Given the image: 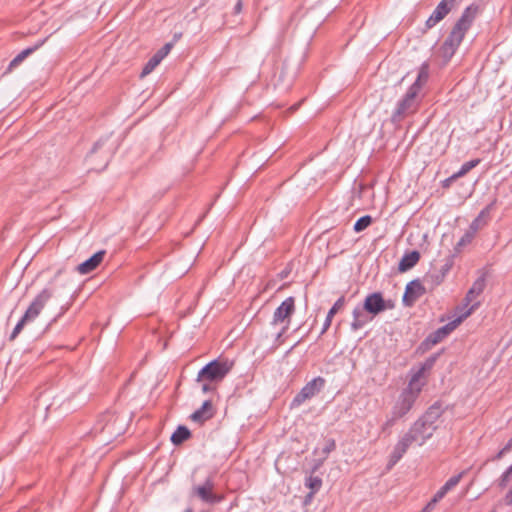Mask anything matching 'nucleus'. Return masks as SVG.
I'll return each mask as SVG.
<instances>
[{
	"label": "nucleus",
	"mask_w": 512,
	"mask_h": 512,
	"mask_svg": "<svg viewBox=\"0 0 512 512\" xmlns=\"http://www.w3.org/2000/svg\"><path fill=\"white\" fill-rule=\"evenodd\" d=\"M420 390V388H414L412 382H409L408 386L404 388L399 394L391 409L390 414L386 417V420L381 425L380 429L382 433L390 435L391 429L397 423V421L405 417L413 408L419 396Z\"/></svg>",
	"instance_id": "1"
},
{
	"label": "nucleus",
	"mask_w": 512,
	"mask_h": 512,
	"mask_svg": "<svg viewBox=\"0 0 512 512\" xmlns=\"http://www.w3.org/2000/svg\"><path fill=\"white\" fill-rule=\"evenodd\" d=\"M431 437L432 436H430L423 428L419 427V425L414 422L408 431L405 432L395 444L393 451L389 456L387 469L390 470L395 466L412 445L423 446Z\"/></svg>",
	"instance_id": "2"
},
{
	"label": "nucleus",
	"mask_w": 512,
	"mask_h": 512,
	"mask_svg": "<svg viewBox=\"0 0 512 512\" xmlns=\"http://www.w3.org/2000/svg\"><path fill=\"white\" fill-rule=\"evenodd\" d=\"M478 12L479 5L476 3H472L466 7L460 18L454 24L450 34L443 42V44L450 48L454 53L457 51L458 47L463 41L467 31L472 26V23L475 20Z\"/></svg>",
	"instance_id": "3"
},
{
	"label": "nucleus",
	"mask_w": 512,
	"mask_h": 512,
	"mask_svg": "<svg viewBox=\"0 0 512 512\" xmlns=\"http://www.w3.org/2000/svg\"><path fill=\"white\" fill-rule=\"evenodd\" d=\"M478 12L479 5L476 3H472L466 7L460 18L454 24L450 34L443 42V44L450 48L454 53L457 51L458 47L463 41L467 31L472 26V23L475 20Z\"/></svg>",
	"instance_id": "4"
},
{
	"label": "nucleus",
	"mask_w": 512,
	"mask_h": 512,
	"mask_svg": "<svg viewBox=\"0 0 512 512\" xmlns=\"http://www.w3.org/2000/svg\"><path fill=\"white\" fill-rule=\"evenodd\" d=\"M422 100L421 94L414 91V88H408L405 95L398 101L392 115L391 122L399 124L406 117L417 112Z\"/></svg>",
	"instance_id": "5"
},
{
	"label": "nucleus",
	"mask_w": 512,
	"mask_h": 512,
	"mask_svg": "<svg viewBox=\"0 0 512 512\" xmlns=\"http://www.w3.org/2000/svg\"><path fill=\"white\" fill-rule=\"evenodd\" d=\"M479 302H476L470 306V308L466 309L463 313L458 317L446 325L438 328L434 332L430 333L427 338L422 342L421 346H424L425 349H429L431 346L441 342L446 336H448L463 320L469 317L475 310L480 307Z\"/></svg>",
	"instance_id": "6"
},
{
	"label": "nucleus",
	"mask_w": 512,
	"mask_h": 512,
	"mask_svg": "<svg viewBox=\"0 0 512 512\" xmlns=\"http://www.w3.org/2000/svg\"><path fill=\"white\" fill-rule=\"evenodd\" d=\"M233 363L227 360H213L207 363L197 375V382H221L230 372Z\"/></svg>",
	"instance_id": "7"
},
{
	"label": "nucleus",
	"mask_w": 512,
	"mask_h": 512,
	"mask_svg": "<svg viewBox=\"0 0 512 512\" xmlns=\"http://www.w3.org/2000/svg\"><path fill=\"white\" fill-rule=\"evenodd\" d=\"M95 430L105 433L109 439H114L124 433L125 420L114 412H106L100 416Z\"/></svg>",
	"instance_id": "8"
},
{
	"label": "nucleus",
	"mask_w": 512,
	"mask_h": 512,
	"mask_svg": "<svg viewBox=\"0 0 512 512\" xmlns=\"http://www.w3.org/2000/svg\"><path fill=\"white\" fill-rule=\"evenodd\" d=\"M295 312V299L287 297L275 310L273 314L272 324L285 323L282 329L276 334V340H279L288 330L291 322V316Z\"/></svg>",
	"instance_id": "9"
},
{
	"label": "nucleus",
	"mask_w": 512,
	"mask_h": 512,
	"mask_svg": "<svg viewBox=\"0 0 512 512\" xmlns=\"http://www.w3.org/2000/svg\"><path fill=\"white\" fill-rule=\"evenodd\" d=\"M215 483L212 477H208L203 484L192 487V496L197 497L203 503L214 505L223 500V496L214 492Z\"/></svg>",
	"instance_id": "10"
},
{
	"label": "nucleus",
	"mask_w": 512,
	"mask_h": 512,
	"mask_svg": "<svg viewBox=\"0 0 512 512\" xmlns=\"http://www.w3.org/2000/svg\"><path fill=\"white\" fill-rule=\"evenodd\" d=\"M443 414L442 405L438 402L431 405L426 412L415 422L423 428L430 436H433L437 430L436 422Z\"/></svg>",
	"instance_id": "11"
},
{
	"label": "nucleus",
	"mask_w": 512,
	"mask_h": 512,
	"mask_svg": "<svg viewBox=\"0 0 512 512\" xmlns=\"http://www.w3.org/2000/svg\"><path fill=\"white\" fill-rule=\"evenodd\" d=\"M487 282V273L482 271L478 278L473 282L470 289L467 291L463 304L457 307V311L463 313L466 309L476 303V299L484 292Z\"/></svg>",
	"instance_id": "12"
},
{
	"label": "nucleus",
	"mask_w": 512,
	"mask_h": 512,
	"mask_svg": "<svg viewBox=\"0 0 512 512\" xmlns=\"http://www.w3.org/2000/svg\"><path fill=\"white\" fill-rule=\"evenodd\" d=\"M325 385V379L318 376L311 381H309L300 392L294 397L291 402V407H298L306 400L312 398L317 393L321 391V389Z\"/></svg>",
	"instance_id": "13"
},
{
	"label": "nucleus",
	"mask_w": 512,
	"mask_h": 512,
	"mask_svg": "<svg viewBox=\"0 0 512 512\" xmlns=\"http://www.w3.org/2000/svg\"><path fill=\"white\" fill-rule=\"evenodd\" d=\"M53 296V292L49 288H44L39 294L36 295V297L33 299L29 307L24 313V316L28 318L30 321L35 320L47 302L51 299Z\"/></svg>",
	"instance_id": "14"
},
{
	"label": "nucleus",
	"mask_w": 512,
	"mask_h": 512,
	"mask_svg": "<svg viewBox=\"0 0 512 512\" xmlns=\"http://www.w3.org/2000/svg\"><path fill=\"white\" fill-rule=\"evenodd\" d=\"M362 307L367 313L376 316L393 305L384 300L381 292H374L366 296Z\"/></svg>",
	"instance_id": "15"
},
{
	"label": "nucleus",
	"mask_w": 512,
	"mask_h": 512,
	"mask_svg": "<svg viewBox=\"0 0 512 512\" xmlns=\"http://www.w3.org/2000/svg\"><path fill=\"white\" fill-rule=\"evenodd\" d=\"M456 0H441L425 22L426 29H431L442 21L455 7Z\"/></svg>",
	"instance_id": "16"
},
{
	"label": "nucleus",
	"mask_w": 512,
	"mask_h": 512,
	"mask_svg": "<svg viewBox=\"0 0 512 512\" xmlns=\"http://www.w3.org/2000/svg\"><path fill=\"white\" fill-rule=\"evenodd\" d=\"M425 292V287L418 279L412 280L406 285L402 298L403 304L411 307Z\"/></svg>",
	"instance_id": "17"
},
{
	"label": "nucleus",
	"mask_w": 512,
	"mask_h": 512,
	"mask_svg": "<svg viewBox=\"0 0 512 512\" xmlns=\"http://www.w3.org/2000/svg\"><path fill=\"white\" fill-rule=\"evenodd\" d=\"M215 410L211 400L203 402L202 406L190 415V419L196 423L203 424L214 417Z\"/></svg>",
	"instance_id": "18"
},
{
	"label": "nucleus",
	"mask_w": 512,
	"mask_h": 512,
	"mask_svg": "<svg viewBox=\"0 0 512 512\" xmlns=\"http://www.w3.org/2000/svg\"><path fill=\"white\" fill-rule=\"evenodd\" d=\"M105 251L100 250L96 253H94L90 258L82 262L77 266V271L80 274H88L95 270L99 264L103 261V258L105 256Z\"/></svg>",
	"instance_id": "19"
},
{
	"label": "nucleus",
	"mask_w": 512,
	"mask_h": 512,
	"mask_svg": "<svg viewBox=\"0 0 512 512\" xmlns=\"http://www.w3.org/2000/svg\"><path fill=\"white\" fill-rule=\"evenodd\" d=\"M46 41L45 39H42L38 41L35 45L28 47L24 50H22L19 54H17L9 63L7 71L11 72L14 68H16L26 57L34 53L37 49H39Z\"/></svg>",
	"instance_id": "20"
},
{
	"label": "nucleus",
	"mask_w": 512,
	"mask_h": 512,
	"mask_svg": "<svg viewBox=\"0 0 512 512\" xmlns=\"http://www.w3.org/2000/svg\"><path fill=\"white\" fill-rule=\"evenodd\" d=\"M353 320L351 322V329L358 331L363 328L372 318L367 316V312L363 307L356 306L352 312Z\"/></svg>",
	"instance_id": "21"
},
{
	"label": "nucleus",
	"mask_w": 512,
	"mask_h": 512,
	"mask_svg": "<svg viewBox=\"0 0 512 512\" xmlns=\"http://www.w3.org/2000/svg\"><path fill=\"white\" fill-rule=\"evenodd\" d=\"M428 79H429V64H428V62H423L419 68L416 80L409 88H414V91L416 93L420 94L423 86L428 82Z\"/></svg>",
	"instance_id": "22"
},
{
	"label": "nucleus",
	"mask_w": 512,
	"mask_h": 512,
	"mask_svg": "<svg viewBox=\"0 0 512 512\" xmlns=\"http://www.w3.org/2000/svg\"><path fill=\"white\" fill-rule=\"evenodd\" d=\"M420 259V253L417 250L410 251L404 254L398 264V270L400 272H406L407 270L414 267Z\"/></svg>",
	"instance_id": "23"
},
{
	"label": "nucleus",
	"mask_w": 512,
	"mask_h": 512,
	"mask_svg": "<svg viewBox=\"0 0 512 512\" xmlns=\"http://www.w3.org/2000/svg\"><path fill=\"white\" fill-rule=\"evenodd\" d=\"M465 474V471H462L458 473L457 475L452 476L449 478L445 484L435 493L436 500H441L444 498V496L452 490L454 487H456L461 479L463 478Z\"/></svg>",
	"instance_id": "24"
},
{
	"label": "nucleus",
	"mask_w": 512,
	"mask_h": 512,
	"mask_svg": "<svg viewBox=\"0 0 512 512\" xmlns=\"http://www.w3.org/2000/svg\"><path fill=\"white\" fill-rule=\"evenodd\" d=\"M345 305V297L344 296H341L340 298L337 299V301L334 303V305L330 308V310L328 311L327 313V316H326V319L324 321V324H323V327H322V330H321V335L324 334L328 328L330 327L331 325V322H332V319L334 317V315Z\"/></svg>",
	"instance_id": "25"
},
{
	"label": "nucleus",
	"mask_w": 512,
	"mask_h": 512,
	"mask_svg": "<svg viewBox=\"0 0 512 512\" xmlns=\"http://www.w3.org/2000/svg\"><path fill=\"white\" fill-rule=\"evenodd\" d=\"M439 356V353H435L431 356H429L425 361L424 363L421 365V367L418 369V371L412 376L410 382H412V384L414 385L415 382H417L423 375L426 371H429L431 370L434 365H435V362L437 360Z\"/></svg>",
	"instance_id": "26"
},
{
	"label": "nucleus",
	"mask_w": 512,
	"mask_h": 512,
	"mask_svg": "<svg viewBox=\"0 0 512 512\" xmlns=\"http://www.w3.org/2000/svg\"><path fill=\"white\" fill-rule=\"evenodd\" d=\"M190 437V430L186 426L180 425L171 435V442L177 446L188 440Z\"/></svg>",
	"instance_id": "27"
},
{
	"label": "nucleus",
	"mask_w": 512,
	"mask_h": 512,
	"mask_svg": "<svg viewBox=\"0 0 512 512\" xmlns=\"http://www.w3.org/2000/svg\"><path fill=\"white\" fill-rule=\"evenodd\" d=\"M305 485L311 490L308 496L313 497L314 494L320 490L322 486V479L318 476H309L306 478Z\"/></svg>",
	"instance_id": "28"
},
{
	"label": "nucleus",
	"mask_w": 512,
	"mask_h": 512,
	"mask_svg": "<svg viewBox=\"0 0 512 512\" xmlns=\"http://www.w3.org/2000/svg\"><path fill=\"white\" fill-rule=\"evenodd\" d=\"M480 159H472L468 162H465L460 170L455 173L454 175L451 176V178H449L447 181L449 180H452V179H456L458 177H461V176H464L465 174H467L470 170H472L473 168H475L479 163H480Z\"/></svg>",
	"instance_id": "29"
},
{
	"label": "nucleus",
	"mask_w": 512,
	"mask_h": 512,
	"mask_svg": "<svg viewBox=\"0 0 512 512\" xmlns=\"http://www.w3.org/2000/svg\"><path fill=\"white\" fill-rule=\"evenodd\" d=\"M372 223V217L370 215H364L360 217L354 224V231L359 233L365 230Z\"/></svg>",
	"instance_id": "30"
},
{
	"label": "nucleus",
	"mask_w": 512,
	"mask_h": 512,
	"mask_svg": "<svg viewBox=\"0 0 512 512\" xmlns=\"http://www.w3.org/2000/svg\"><path fill=\"white\" fill-rule=\"evenodd\" d=\"M445 277L443 273H439V271L430 273L425 277V282L431 284V288L440 285L444 281Z\"/></svg>",
	"instance_id": "31"
},
{
	"label": "nucleus",
	"mask_w": 512,
	"mask_h": 512,
	"mask_svg": "<svg viewBox=\"0 0 512 512\" xmlns=\"http://www.w3.org/2000/svg\"><path fill=\"white\" fill-rule=\"evenodd\" d=\"M476 231L472 230L471 228H468V230L465 231L463 236L460 238V240L457 243V247H464L472 242L476 235Z\"/></svg>",
	"instance_id": "32"
},
{
	"label": "nucleus",
	"mask_w": 512,
	"mask_h": 512,
	"mask_svg": "<svg viewBox=\"0 0 512 512\" xmlns=\"http://www.w3.org/2000/svg\"><path fill=\"white\" fill-rule=\"evenodd\" d=\"M160 63L157 62L156 59H154L153 57H151L148 62L145 64V66L143 67L141 73H140V77L143 78L145 76H147L148 74H150Z\"/></svg>",
	"instance_id": "33"
},
{
	"label": "nucleus",
	"mask_w": 512,
	"mask_h": 512,
	"mask_svg": "<svg viewBox=\"0 0 512 512\" xmlns=\"http://www.w3.org/2000/svg\"><path fill=\"white\" fill-rule=\"evenodd\" d=\"M28 322H31V321L23 315L22 318L18 321V323L14 327L9 339L11 341L14 340L18 336V334L22 331L25 324Z\"/></svg>",
	"instance_id": "34"
},
{
	"label": "nucleus",
	"mask_w": 512,
	"mask_h": 512,
	"mask_svg": "<svg viewBox=\"0 0 512 512\" xmlns=\"http://www.w3.org/2000/svg\"><path fill=\"white\" fill-rule=\"evenodd\" d=\"M335 449H336L335 440L332 438L326 439L325 444L322 448L323 460H325L328 457V455Z\"/></svg>",
	"instance_id": "35"
},
{
	"label": "nucleus",
	"mask_w": 512,
	"mask_h": 512,
	"mask_svg": "<svg viewBox=\"0 0 512 512\" xmlns=\"http://www.w3.org/2000/svg\"><path fill=\"white\" fill-rule=\"evenodd\" d=\"M512 475V467L509 466L503 473L502 475L500 476L499 480H498V486L500 488H505L508 484V482L510 481V477Z\"/></svg>",
	"instance_id": "36"
},
{
	"label": "nucleus",
	"mask_w": 512,
	"mask_h": 512,
	"mask_svg": "<svg viewBox=\"0 0 512 512\" xmlns=\"http://www.w3.org/2000/svg\"><path fill=\"white\" fill-rule=\"evenodd\" d=\"M439 52H440V56L442 57L444 63H448L455 54L450 48L445 46L443 43L439 49Z\"/></svg>",
	"instance_id": "37"
},
{
	"label": "nucleus",
	"mask_w": 512,
	"mask_h": 512,
	"mask_svg": "<svg viewBox=\"0 0 512 512\" xmlns=\"http://www.w3.org/2000/svg\"><path fill=\"white\" fill-rule=\"evenodd\" d=\"M487 224V220H482L479 216H477L470 224L469 228H471L474 231H478L482 227H484Z\"/></svg>",
	"instance_id": "38"
},
{
	"label": "nucleus",
	"mask_w": 512,
	"mask_h": 512,
	"mask_svg": "<svg viewBox=\"0 0 512 512\" xmlns=\"http://www.w3.org/2000/svg\"><path fill=\"white\" fill-rule=\"evenodd\" d=\"M493 205H494V202L489 204V205H487L483 210L480 211L478 216L480 218H482V220H487L488 221L489 220L490 211H491Z\"/></svg>",
	"instance_id": "39"
},
{
	"label": "nucleus",
	"mask_w": 512,
	"mask_h": 512,
	"mask_svg": "<svg viewBox=\"0 0 512 512\" xmlns=\"http://www.w3.org/2000/svg\"><path fill=\"white\" fill-rule=\"evenodd\" d=\"M201 383H202L201 389H202L203 393H208V392L214 391L216 389V387L213 385L214 382L203 381Z\"/></svg>",
	"instance_id": "40"
},
{
	"label": "nucleus",
	"mask_w": 512,
	"mask_h": 512,
	"mask_svg": "<svg viewBox=\"0 0 512 512\" xmlns=\"http://www.w3.org/2000/svg\"><path fill=\"white\" fill-rule=\"evenodd\" d=\"M173 46H174V42H168L162 48H160L158 50V52H160V54L162 56L166 57L169 54V52L171 51Z\"/></svg>",
	"instance_id": "41"
},
{
	"label": "nucleus",
	"mask_w": 512,
	"mask_h": 512,
	"mask_svg": "<svg viewBox=\"0 0 512 512\" xmlns=\"http://www.w3.org/2000/svg\"><path fill=\"white\" fill-rule=\"evenodd\" d=\"M440 500H436V497L433 496V498L431 499V501H429L426 506L423 508V512H430L431 510L434 509L435 505L437 502H439Z\"/></svg>",
	"instance_id": "42"
},
{
	"label": "nucleus",
	"mask_w": 512,
	"mask_h": 512,
	"mask_svg": "<svg viewBox=\"0 0 512 512\" xmlns=\"http://www.w3.org/2000/svg\"><path fill=\"white\" fill-rule=\"evenodd\" d=\"M505 454H507V452L502 448L490 459V461H499Z\"/></svg>",
	"instance_id": "43"
},
{
	"label": "nucleus",
	"mask_w": 512,
	"mask_h": 512,
	"mask_svg": "<svg viewBox=\"0 0 512 512\" xmlns=\"http://www.w3.org/2000/svg\"><path fill=\"white\" fill-rule=\"evenodd\" d=\"M451 266L452 264L451 263H446L444 264L441 269L439 270V273H443L444 274V277H446V274L449 272V270L451 269Z\"/></svg>",
	"instance_id": "44"
},
{
	"label": "nucleus",
	"mask_w": 512,
	"mask_h": 512,
	"mask_svg": "<svg viewBox=\"0 0 512 512\" xmlns=\"http://www.w3.org/2000/svg\"><path fill=\"white\" fill-rule=\"evenodd\" d=\"M504 500H505V503H506L507 505L512 506V487H511V488H510V490L506 493Z\"/></svg>",
	"instance_id": "45"
},
{
	"label": "nucleus",
	"mask_w": 512,
	"mask_h": 512,
	"mask_svg": "<svg viewBox=\"0 0 512 512\" xmlns=\"http://www.w3.org/2000/svg\"><path fill=\"white\" fill-rule=\"evenodd\" d=\"M504 451L509 453L512 450V437L507 441L505 446L503 447Z\"/></svg>",
	"instance_id": "46"
},
{
	"label": "nucleus",
	"mask_w": 512,
	"mask_h": 512,
	"mask_svg": "<svg viewBox=\"0 0 512 512\" xmlns=\"http://www.w3.org/2000/svg\"><path fill=\"white\" fill-rule=\"evenodd\" d=\"M100 145H101V141H98V142H96V143L94 144V146H93V148H92V150H91V155H90V157H92V156H93V154H95V153L97 152V150L99 149Z\"/></svg>",
	"instance_id": "47"
},
{
	"label": "nucleus",
	"mask_w": 512,
	"mask_h": 512,
	"mask_svg": "<svg viewBox=\"0 0 512 512\" xmlns=\"http://www.w3.org/2000/svg\"><path fill=\"white\" fill-rule=\"evenodd\" d=\"M152 57H153L154 59H156V60H157V62H159V63H160V62L165 58V57H164V56H162V55L160 54V52H158V51H157V52H156Z\"/></svg>",
	"instance_id": "48"
},
{
	"label": "nucleus",
	"mask_w": 512,
	"mask_h": 512,
	"mask_svg": "<svg viewBox=\"0 0 512 512\" xmlns=\"http://www.w3.org/2000/svg\"><path fill=\"white\" fill-rule=\"evenodd\" d=\"M242 9V2L239 0L237 4L235 5V12L239 13Z\"/></svg>",
	"instance_id": "49"
},
{
	"label": "nucleus",
	"mask_w": 512,
	"mask_h": 512,
	"mask_svg": "<svg viewBox=\"0 0 512 512\" xmlns=\"http://www.w3.org/2000/svg\"><path fill=\"white\" fill-rule=\"evenodd\" d=\"M181 36H182V34H181V33H175V34H174V37H173V41H172V42H174V43H175V42H176V41H177Z\"/></svg>",
	"instance_id": "50"
},
{
	"label": "nucleus",
	"mask_w": 512,
	"mask_h": 512,
	"mask_svg": "<svg viewBox=\"0 0 512 512\" xmlns=\"http://www.w3.org/2000/svg\"><path fill=\"white\" fill-rule=\"evenodd\" d=\"M311 499H312V497H310V496H308V495H307V496H306V501H305V502H308V501H310Z\"/></svg>",
	"instance_id": "51"
},
{
	"label": "nucleus",
	"mask_w": 512,
	"mask_h": 512,
	"mask_svg": "<svg viewBox=\"0 0 512 512\" xmlns=\"http://www.w3.org/2000/svg\"><path fill=\"white\" fill-rule=\"evenodd\" d=\"M185 512H193V510L191 508H188L185 510Z\"/></svg>",
	"instance_id": "52"
},
{
	"label": "nucleus",
	"mask_w": 512,
	"mask_h": 512,
	"mask_svg": "<svg viewBox=\"0 0 512 512\" xmlns=\"http://www.w3.org/2000/svg\"><path fill=\"white\" fill-rule=\"evenodd\" d=\"M421 512H423V509L421 510Z\"/></svg>",
	"instance_id": "53"
},
{
	"label": "nucleus",
	"mask_w": 512,
	"mask_h": 512,
	"mask_svg": "<svg viewBox=\"0 0 512 512\" xmlns=\"http://www.w3.org/2000/svg\"><path fill=\"white\" fill-rule=\"evenodd\" d=\"M510 466L512 467V464Z\"/></svg>",
	"instance_id": "54"
}]
</instances>
